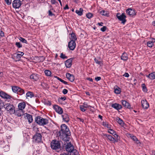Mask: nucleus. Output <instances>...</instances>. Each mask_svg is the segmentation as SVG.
Wrapping results in <instances>:
<instances>
[{
    "mask_svg": "<svg viewBox=\"0 0 155 155\" xmlns=\"http://www.w3.org/2000/svg\"><path fill=\"white\" fill-rule=\"evenodd\" d=\"M4 108L8 111H9L11 114H14L15 112V107L13 104L8 103L4 104Z\"/></svg>",
    "mask_w": 155,
    "mask_h": 155,
    "instance_id": "4",
    "label": "nucleus"
},
{
    "mask_svg": "<svg viewBox=\"0 0 155 155\" xmlns=\"http://www.w3.org/2000/svg\"><path fill=\"white\" fill-rule=\"evenodd\" d=\"M5 1L8 5H10L12 2V0H5Z\"/></svg>",
    "mask_w": 155,
    "mask_h": 155,
    "instance_id": "46",
    "label": "nucleus"
},
{
    "mask_svg": "<svg viewBox=\"0 0 155 155\" xmlns=\"http://www.w3.org/2000/svg\"><path fill=\"white\" fill-rule=\"evenodd\" d=\"M15 45L18 48H21L22 47V45L20 42H16L15 43Z\"/></svg>",
    "mask_w": 155,
    "mask_h": 155,
    "instance_id": "42",
    "label": "nucleus"
},
{
    "mask_svg": "<svg viewBox=\"0 0 155 155\" xmlns=\"http://www.w3.org/2000/svg\"><path fill=\"white\" fill-rule=\"evenodd\" d=\"M117 17L119 20L122 21V23L124 24L126 22V16L123 13L121 15H120L119 13H117Z\"/></svg>",
    "mask_w": 155,
    "mask_h": 155,
    "instance_id": "6",
    "label": "nucleus"
},
{
    "mask_svg": "<svg viewBox=\"0 0 155 155\" xmlns=\"http://www.w3.org/2000/svg\"><path fill=\"white\" fill-rule=\"evenodd\" d=\"M116 120L120 125H123L124 124V122L123 120L119 117H117L116 119Z\"/></svg>",
    "mask_w": 155,
    "mask_h": 155,
    "instance_id": "28",
    "label": "nucleus"
},
{
    "mask_svg": "<svg viewBox=\"0 0 155 155\" xmlns=\"http://www.w3.org/2000/svg\"><path fill=\"white\" fill-rule=\"evenodd\" d=\"M42 136L40 133L36 132L33 137V140L36 143H39L41 141Z\"/></svg>",
    "mask_w": 155,
    "mask_h": 155,
    "instance_id": "5",
    "label": "nucleus"
},
{
    "mask_svg": "<svg viewBox=\"0 0 155 155\" xmlns=\"http://www.w3.org/2000/svg\"><path fill=\"white\" fill-rule=\"evenodd\" d=\"M48 12L49 16H52L54 15L50 10H49Z\"/></svg>",
    "mask_w": 155,
    "mask_h": 155,
    "instance_id": "55",
    "label": "nucleus"
},
{
    "mask_svg": "<svg viewBox=\"0 0 155 155\" xmlns=\"http://www.w3.org/2000/svg\"><path fill=\"white\" fill-rule=\"evenodd\" d=\"M45 74L48 76H50L51 74V71L49 70H46L45 71Z\"/></svg>",
    "mask_w": 155,
    "mask_h": 155,
    "instance_id": "34",
    "label": "nucleus"
},
{
    "mask_svg": "<svg viewBox=\"0 0 155 155\" xmlns=\"http://www.w3.org/2000/svg\"><path fill=\"white\" fill-rule=\"evenodd\" d=\"M60 57L61 58L64 59L68 58V57L63 53H61Z\"/></svg>",
    "mask_w": 155,
    "mask_h": 155,
    "instance_id": "40",
    "label": "nucleus"
},
{
    "mask_svg": "<svg viewBox=\"0 0 155 155\" xmlns=\"http://www.w3.org/2000/svg\"><path fill=\"white\" fill-rule=\"evenodd\" d=\"M51 2L52 4H54L56 2L55 0H51Z\"/></svg>",
    "mask_w": 155,
    "mask_h": 155,
    "instance_id": "57",
    "label": "nucleus"
},
{
    "mask_svg": "<svg viewBox=\"0 0 155 155\" xmlns=\"http://www.w3.org/2000/svg\"><path fill=\"white\" fill-rule=\"evenodd\" d=\"M71 82H73L74 80V78H68Z\"/></svg>",
    "mask_w": 155,
    "mask_h": 155,
    "instance_id": "59",
    "label": "nucleus"
},
{
    "mask_svg": "<svg viewBox=\"0 0 155 155\" xmlns=\"http://www.w3.org/2000/svg\"><path fill=\"white\" fill-rule=\"evenodd\" d=\"M154 42H155V39L152 38L150 41H149L147 42V45L149 47L151 48L153 45Z\"/></svg>",
    "mask_w": 155,
    "mask_h": 155,
    "instance_id": "19",
    "label": "nucleus"
},
{
    "mask_svg": "<svg viewBox=\"0 0 155 155\" xmlns=\"http://www.w3.org/2000/svg\"><path fill=\"white\" fill-rule=\"evenodd\" d=\"M64 9L65 10L69 9V7H68V5H65V7L64 8Z\"/></svg>",
    "mask_w": 155,
    "mask_h": 155,
    "instance_id": "61",
    "label": "nucleus"
},
{
    "mask_svg": "<svg viewBox=\"0 0 155 155\" xmlns=\"http://www.w3.org/2000/svg\"><path fill=\"white\" fill-rule=\"evenodd\" d=\"M147 77L151 78H155V72H153L151 74H149L148 75H146Z\"/></svg>",
    "mask_w": 155,
    "mask_h": 155,
    "instance_id": "36",
    "label": "nucleus"
},
{
    "mask_svg": "<svg viewBox=\"0 0 155 155\" xmlns=\"http://www.w3.org/2000/svg\"><path fill=\"white\" fill-rule=\"evenodd\" d=\"M37 75H38L37 74H33L30 76V78H35V77H38V76H37Z\"/></svg>",
    "mask_w": 155,
    "mask_h": 155,
    "instance_id": "52",
    "label": "nucleus"
},
{
    "mask_svg": "<svg viewBox=\"0 0 155 155\" xmlns=\"http://www.w3.org/2000/svg\"><path fill=\"white\" fill-rule=\"evenodd\" d=\"M66 78H70V77H72V78L74 77V76L73 74H70L69 73H67L66 74Z\"/></svg>",
    "mask_w": 155,
    "mask_h": 155,
    "instance_id": "44",
    "label": "nucleus"
},
{
    "mask_svg": "<svg viewBox=\"0 0 155 155\" xmlns=\"http://www.w3.org/2000/svg\"><path fill=\"white\" fill-rule=\"evenodd\" d=\"M71 40H74V41L75 40H77L76 37L74 33H72L71 34Z\"/></svg>",
    "mask_w": 155,
    "mask_h": 155,
    "instance_id": "33",
    "label": "nucleus"
},
{
    "mask_svg": "<svg viewBox=\"0 0 155 155\" xmlns=\"http://www.w3.org/2000/svg\"><path fill=\"white\" fill-rule=\"evenodd\" d=\"M77 119L79 120H80V121H81V122H84V120L83 119H81V118H79V117H77Z\"/></svg>",
    "mask_w": 155,
    "mask_h": 155,
    "instance_id": "62",
    "label": "nucleus"
},
{
    "mask_svg": "<svg viewBox=\"0 0 155 155\" xmlns=\"http://www.w3.org/2000/svg\"><path fill=\"white\" fill-rule=\"evenodd\" d=\"M87 80L91 82H93V80L92 78H87Z\"/></svg>",
    "mask_w": 155,
    "mask_h": 155,
    "instance_id": "60",
    "label": "nucleus"
},
{
    "mask_svg": "<svg viewBox=\"0 0 155 155\" xmlns=\"http://www.w3.org/2000/svg\"><path fill=\"white\" fill-rule=\"evenodd\" d=\"M104 135L105 137L107 138L112 143H115L116 142H117V140H115L114 137H113L110 135L105 134H104Z\"/></svg>",
    "mask_w": 155,
    "mask_h": 155,
    "instance_id": "12",
    "label": "nucleus"
},
{
    "mask_svg": "<svg viewBox=\"0 0 155 155\" xmlns=\"http://www.w3.org/2000/svg\"><path fill=\"white\" fill-rule=\"evenodd\" d=\"M128 55L125 52L123 53L121 57V59L123 61H127L128 60Z\"/></svg>",
    "mask_w": 155,
    "mask_h": 155,
    "instance_id": "22",
    "label": "nucleus"
},
{
    "mask_svg": "<svg viewBox=\"0 0 155 155\" xmlns=\"http://www.w3.org/2000/svg\"><path fill=\"white\" fill-rule=\"evenodd\" d=\"M103 23L102 22H101L98 23V25L100 26H102L103 25Z\"/></svg>",
    "mask_w": 155,
    "mask_h": 155,
    "instance_id": "63",
    "label": "nucleus"
},
{
    "mask_svg": "<svg viewBox=\"0 0 155 155\" xmlns=\"http://www.w3.org/2000/svg\"><path fill=\"white\" fill-rule=\"evenodd\" d=\"M142 86L143 91L144 92H147V89L145 84H142Z\"/></svg>",
    "mask_w": 155,
    "mask_h": 155,
    "instance_id": "39",
    "label": "nucleus"
},
{
    "mask_svg": "<svg viewBox=\"0 0 155 155\" xmlns=\"http://www.w3.org/2000/svg\"><path fill=\"white\" fill-rule=\"evenodd\" d=\"M0 96L6 99H10L11 98L10 95L2 91L0 92Z\"/></svg>",
    "mask_w": 155,
    "mask_h": 155,
    "instance_id": "14",
    "label": "nucleus"
},
{
    "mask_svg": "<svg viewBox=\"0 0 155 155\" xmlns=\"http://www.w3.org/2000/svg\"><path fill=\"white\" fill-rule=\"evenodd\" d=\"M130 137L131 138V139H132L133 140L136 141V142L139 141L138 140L135 136H130Z\"/></svg>",
    "mask_w": 155,
    "mask_h": 155,
    "instance_id": "43",
    "label": "nucleus"
},
{
    "mask_svg": "<svg viewBox=\"0 0 155 155\" xmlns=\"http://www.w3.org/2000/svg\"><path fill=\"white\" fill-rule=\"evenodd\" d=\"M19 88V87L16 86H12V89L13 91L15 93H17L18 90Z\"/></svg>",
    "mask_w": 155,
    "mask_h": 155,
    "instance_id": "31",
    "label": "nucleus"
},
{
    "mask_svg": "<svg viewBox=\"0 0 155 155\" xmlns=\"http://www.w3.org/2000/svg\"><path fill=\"white\" fill-rule=\"evenodd\" d=\"M65 146H64L66 150L68 152H70L71 150H72L74 148L73 145L70 142L68 143L67 144H64Z\"/></svg>",
    "mask_w": 155,
    "mask_h": 155,
    "instance_id": "8",
    "label": "nucleus"
},
{
    "mask_svg": "<svg viewBox=\"0 0 155 155\" xmlns=\"http://www.w3.org/2000/svg\"><path fill=\"white\" fill-rule=\"evenodd\" d=\"M53 108L55 111L59 114H61L63 113L62 108L59 106L55 105L53 106Z\"/></svg>",
    "mask_w": 155,
    "mask_h": 155,
    "instance_id": "10",
    "label": "nucleus"
},
{
    "mask_svg": "<svg viewBox=\"0 0 155 155\" xmlns=\"http://www.w3.org/2000/svg\"><path fill=\"white\" fill-rule=\"evenodd\" d=\"M114 136L115 138L116 139L115 140H117V141H118V140H120V137L117 134H115L114 135Z\"/></svg>",
    "mask_w": 155,
    "mask_h": 155,
    "instance_id": "45",
    "label": "nucleus"
},
{
    "mask_svg": "<svg viewBox=\"0 0 155 155\" xmlns=\"http://www.w3.org/2000/svg\"><path fill=\"white\" fill-rule=\"evenodd\" d=\"M61 130L57 133V136L61 139L65 141H68L71 135L70 131L67 126L62 124L61 127Z\"/></svg>",
    "mask_w": 155,
    "mask_h": 155,
    "instance_id": "1",
    "label": "nucleus"
},
{
    "mask_svg": "<svg viewBox=\"0 0 155 155\" xmlns=\"http://www.w3.org/2000/svg\"><path fill=\"white\" fill-rule=\"evenodd\" d=\"M58 80H59L60 81L63 83L65 84H68L67 82L61 79V78H57Z\"/></svg>",
    "mask_w": 155,
    "mask_h": 155,
    "instance_id": "47",
    "label": "nucleus"
},
{
    "mask_svg": "<svg viewBox=\"0 0 155 155\" xmlns=\"http://www.w3.org/2000/svg\"><path fill=\"white\" fill-rule=\"evenodd\" d=\"M27 97H29L31 98L33 97L34 95L33 93L32 92L29 91L26 93V94Z\"/></svg>",
    "mask_w": 155,
    "mask_h": 155,
    "instance_id": "30",
    "label": "nucleus"
},
{
    "mask_svg": "<svg viewBox=\"0 0 155 155\" xmlns=\"http://www.w3.org/2000/svg\"><path fill=\"white\" fill-rule=\"evenodd\" d=\"M121 101L122 105L124 107L130 109H131L130 105L128 102L125 100H122Z\"/></svg>",
    "mask_w": 155,
    "mask_h": 155,
    "instance_id": "16",
    "label": "nucleus"
},
{
    "mask_svg": "<svg viewBox=\"0 0 155 155\" xmlns=\"http://www.w3.org/2000/svg\"><path fill=\"white\" fill-rule=\"evenodd\" d=\"M141 103L142 107L143 108L147 109L149 107V104L146 100H142Z\"/></svg>",
    "mask_w": 155,
    "mask_h": 155,
    "instance_id": "13",
    "label": "nucleus"
},
{
    "mask_svg": "<svg viewBox=\"0 0 155 155\" xmlns=\"http://www.w3.org/2000/svg\"><path fill=\"white\" fill-rule=\"evenodd\" d=\"M16 58L18 60H19L21 57L24 54V53L22 52L18 51L16 53Z\"/></svg>",
    "mask_w": 155,
    "mask_h": 155,
    "instance_id": "23",
    "label": "nucleus"
},
{
    "mask_svg": "<svg viewBox=\"0 0 155 155\" xmlns=\"http://www.w3.org/2000/svg\"><path fill=\"white\" fill-rule=\"evenodd\" d=\"M21 5V2L20 0H14L12 2L13 7L15 8H18Z\"/></svg>",
    "mask_w": 155,
    "mask_h": 155,
    "instance_id": "7",
    "label": "nucleus"
},
{
    "mask_svg": "<svg viewBox=\"0 0 155 155\" xmlns=\"http://www.w3.org/2000/svg\"><path fill=\"white\" fill-rule=\"evenodd\" d=\"M83 11V9L82 8H80L79 10H76V12L78 15L81 16L82 15Z\"/></svg>",
    "mask_w": 155,
    "mask_h": 155,
    "instance_id": "26",
    "label": "nucleus"
},
{
    "mask_svg": "<svg viewBox=\"0 0 155 155\" xmlns=\"http://www.w3.org/2000/svg\"><path fill=\"white\" fill-rule=\"evenodd\" d=\"M51 147L52 149L57 150L61 148V144L59 141L53 140L51 143Z\"/></svg>",
    "mask_w": 155,
    "mask_h": 155,
    "instance_id": "3",
    "label": "nucleus"
},
{
    "mask_svg": "<svg viewBox=\"0 0 155 155\" xmlns=\"http://www.w3.org/2000/svg\"><path fill=\"white\" fill-rule=\"evenodd\" d=\"M107 29V27L106 26H104L101 28V30L103 32L105 31Z\"/></svg>",
    "mask_w": 155,
    "mask_h": 155,
    "instance_id": "50",
    "label": "nucleus"
},
{
    "mask_svg": "<svg viewBox=\"0 0 155 155\" xmlns=\"http://www.w3.org/2000/svg\"><path fill=\"white\" fill-rule=\"evenodd\" d=\"M4 105V103L1 100H0V108H1L2 107H3Z\"/></svg>",
    "mask_w": 155,
    "mask_h": 155,
    "instance_id": "54",
    "label": "nucleus"
},
{
    "mask_svg": "<svg viewBox=\"0 0 155 155\" xmlns=\"http://www.w3.org/2000/svg\"><path fill=\"white\" fill-rule=\"evenodd\" d=\"M86 16L88 18L90 19L92 17L93 15L91 13H88L86 14Z\"/></svg>",
    "mask_w": 155,
    "mask_h": 155,
    "instance_id": "41",
    "label": "nucleus"
},
{
    "mask_svg": "<svg viewBox=\"0 0 155 155\" xmlns=\"http://www.w3.org/2000/svg\"><path fill=\"white\" fill-rule=\"evenodd\" d=\"M114 92L116 94H120L121 92L120 89L117 86H116L114 87Z\"/></svg>",
    "mask_w": 155,
    "mask_h": 155,
    "instance_id": "24",
    "label": "nucleus"
},
{
    "mask_svg": "<svg viewBox=\"0 0 155 155\" xmlns=\"http://www.w3.org/2000/svg\"><path fill=\"white\" fill-rule=\"evenodd\" d=\"M35 120L38 124L41 125H44L48 123V120L38 116L35 118Z\"/></svg>",
    "mask_w": 155,
    "mask_h": 155,
    "instance_id": "2",
    "label": "nucleus"
},
{
    "mask_svg": "<svg viewBox=\"0 0 155 155\" xmlns=\"http://www.w3.org/2000/svg\"><path fill=\"white\" fill-rule=\"evenodd\" d=\"M126 12L127 14L131 17L136 15V12L134 9L131 8H128L126 10Z\"/></svg>",
    "mask_w": 155,
    "mask_h": 155,
    "instance_id": "11",
    "label": "nucleus"
},
{
    "mask_svg": "<svg viewBox=\"0 0 155 155\" xmlns=\"http://www.w3.org/2000/svg\"><path fill=\"white\" fill-rule=\"evenodd\" d=\"M76 45V43L74 40H71L68 42V47L71 50H74L75 48Z\"/></svg>",
    "mask_w": 155,
    "mask_h": 155,
    "instance_id": "9",
    "label": "nucleus"
},
{
    "mask_svg": "<svg viewBox=\"0 0 155 155\" xmlns=\"http://www.w3.org/2000/svg\"><path fill=\"white\" fill-rule=\"evenodd\" d=\"M70 152V155H79L78 152H77L76 150L74 149V148L72 150H71Z\"/></svg>",
    "mask_w": 155,
    "mask_h": 155,
    "instance_id": "27",
    "label": "nucleus"
},
{
    "mask_svg": "<svg viewBox=\"0 0 155 155\" xmlns=\"http://www.w3.org/2000/svg\"><path fill=\"white\" fill-rule=\"evenodd\" d=\"M94 60L95 62L97 64H98L100 66H101L103 64V63H102V62L101 61H98V59H97L96 58H95L94 59Z\"/></svg>",
    "mask_w": 155,
    "mask_h": 155,
    "instance_id": "35",
    "label": "nucleus"
},
{
    "mask_svg": "<svg viewBox=\"0 0 155 155\" xmlns=\"http://www.w3.org/2000/svg\"><path fill=\"white\" fill-rule=\"evenodd\" d=\"M24 117L26 118L28 120L29 123H31L33 120L32 116L28 114H24Z\"/></svg>",
    "mask_w": 155,
    "mask_h": 155,
    "instance_id": "17",
    "label": "nucleus"
},
{
    "mask_svg": "<svg viewBox=\"0 0 155 155\" xmlns=\"http://www.w3.org/2000/svg\"><path fill=\"white\" fill-rule=\"evenodd\" d=\"M68 91L67 90L65 89H63L62 92L64 94H67L68 93Z\"/></svg>",
    "mask_w": 155,
    "mask_h": 155,
    "instance_id": "53",
    "label": "nucleus"
},
{
    "mask_svg": "<svg viewBox=\"0 0 155 155\" xmlns=\"http://www.w3.org/2000/svg\"><path fill=\"white\" fill-rule=\"evenodd\" d=\"M73 59L72 58H70L65 61V64L67 68H69L71 66Z\"/></svg>",
    "mask_w": 155,
    "mask_h": 155,
    "instance_id": "15",
    "label": "nucleus"
},
{
    "mask_svg": "<svg viewBox=\"0 0 155 155\" xmlns=\"http://www.w3.org/2000/svg\"><path fill=\"white\" fill-rule=\"evenodd\" d=\"M25 93V91L24 90L19 87L17 93L19 95H22L23 94H24Z\"/></svg>",
    "mask_w": 155,
    "mask_h": 155,
    "instance_id": "29",
    "label": "nucleus"
},
{
    "mask_svg": "<svg viewBox=\"0 0 155 155\" xmlns=\"http://www.w3.org/2000/svg\"><path fill=\"white\" fill-rule=\"evenodd\" d=\"M61 99L63 100V101H64L66 99V97H61Z\"/></svg>",
    "mask_w": 155,
    "mask_h": 155,
    "instance_id": "64",
    "label": "nucleus"
},
{
    "mask_svg": "<svg viewBox=\"0 0 155 155\" xmlns=\"http://www.w3.org/2000/svg\"><path fill=\"white\" fill-rule=\"evenodd\" d=\"M25 103L24 102H22L19 103L18 107L19 109L23 110L25 108Z\"/></svg>",
    "mask_w": 155,
    "mask_h": 155,
    "instance_id": "21",
    "label": "nucleus"
},
{
    "mask_svg": "<svg viewBox=\"0 0 155 155\" xmlns=\"http://www.w3.org/2000/svg\"><path fill=\"white\" fill-rule=\"evenodd\" d=\"M4 33L2 31H0V35L2 37L4 36Z\"/></svg>",
    "mask_w": 155,
    "mask_h": 155,
    "instance_id": "58",
    "label": "nucleus"
},
{
    "mask_svg": "<svg viewBox=\"0 0 155 155\" xmlns=\"http://www.w3.org/2000/svg\"><path fill=\"white\" fill-rule=\"evenodd\" d=\"M80 109L83 112L85 111L86 110V109H85V107H84L83 105L80 106Z\"/></svg>",
    "mask_w": 155,
    "mask_h": 155,
    "instance_id": "49",
    "label": "nucleus"
},
{
    "mask_svg": "<svg viewBox=\"0 0 155 155\" xmlns=\"http://www.w3.org/2000/svg\"><path fill=\"white\" fill-rule=\"evenodd\" d=\"M63 120L64 121L68 122L69 120V118L68 114H67L64 113L62 115Z\"/></svg>",
    "mask_w": 155,
    "mask_h": 155,
    "instance_id": "20",
    "label": "nucleus"
},
{
    "mask_svg": "<svg viewBox=\"0 0 155 155\" xmlns=\"http://www.w3.org/2000/svg\"><path fill=\"white\" fill-rule=\"evenodd\" d=\"M103 125L105 126V127H107V128H110V126L109 125L108 123L107 122H104L103 121Z\"/></svg>",
    "mask_w": 155,
    "mask_h": 155,
    "instance_id": "38",
    "label": "nucleus"
},
{
    "mask_svg": "<svg viewBox=\"0 0 155 155\" xmlns=\"http://www.w3.org/2000/svg\"><path fill=\"white\" fill-rule=\"evenodd\" d=\"M111 107L117 110H119L122 108L121 105L116 103L112 104Z\"/></svg>",
    "mask_w": 155,
    "mask_h": 155,
    "instance_id": "18",
    "label": "nucleus"
},
{
    "mask_svg": "<svg viewBox=\"0 0 155 155\" xmlns=\"http://www.w3.org/2000/svg\"><path fill=\"white\" fill-rule=\"evenodd\" d=\"M99 12L102 15L107 16L108 15L107 12L104 10H101L99 11Z\"/></svg>",
    "mask_w": 155,
    "mask_h": 155,
    "instance_id": "32",
    "label": "nucleus"
},
{
    "mask_svg": "<svg viewBox=\"0 0 155 155\" xmlns=\"http://www.w3.org/2000/svg\"><path fill=\"white\" fill-rule=\"evenodd\" d=\"M108 132L109 133H110V134H114V133H115V131H114L112 129H110L108 130Z\"/></svg>",
    "mask_w": 155,
    "mask_h": 155,
    "instance_id": "48",
    "label": "nucleus"
},
{
    "mask_svg": "<svg viewBox=\"0 0 155 155\" xmlns=\"http://www.w3.org/2000/svg\"><path fill=\"white\" fill-rule=\"evenodd\" d=\"M123 76L125 77H128L129 76V74L127 73H125L123 74Z\"/></svg>",
    "mask_w": 155,
    "mask_h": 155,
    "instance_id": "56",
    "label": "nucleus"
},
{
    "mask_svg": "<svg viewBox=\"0 0 155 155\" xmlns=\"http://www.w3.org/2000/svg\"><path fill=\"white\" fill-rule=\"evenodd\" d=\"M19 39L21 42H22L23 43H25L26 44H27V40L26 39H25V38H24L22 37H20L19 38Z\"/></svg>",
    "mask_w": 155,
    "mask_h": 155,
    "instance_id": "37",
    "label": "nucleus"
},
{
    "mask_svg": "<svg viewBox=\"0 0 155 155\" xmlns=\"http://www.w3.org/2000/svg\"><path fill=\"white\" fill-rule=\"evenodd\" d=\"M83 106L85 107V108H86L87 107H91V106L88 105L87 104L84 103L83 105H82Z\"/></svg>",
    "mask_w": 155,
    "mask_h": 155,
    "instance_id": "51",
    "label": "nucleus"
},
{
    "mask_svg": "<svg viewBox=\"0 0 155 155\" xmlns=\"http://www.w3.org/2000/svg\"><path fill=\"white\" fill-rule=\"evenodd\" d=\"M23 110L19 109L16 112V114L18 117H20L24 114Z\"/></svg>",
    "mask_w": 155,
    "mask_h": 155,
    "instance_id": "25",
    "label": "nucleus"
}]
</instances>
